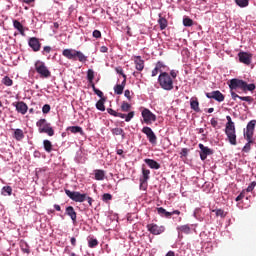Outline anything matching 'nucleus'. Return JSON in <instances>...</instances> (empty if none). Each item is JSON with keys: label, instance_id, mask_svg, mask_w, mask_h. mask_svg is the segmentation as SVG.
Wrapping results in <instances>:
<instances>
[{"label": "nucleus", "instance_id": "obj_15", "mask_svg": "<svg viewBox=\"0 0 256 256\" xmlns=\"http://www.w3.org/2000/svg\"><path fill=\"white\" fill-rule=\"evenodd\" d=\"M28 45L35 53L41 51V42H39V38L37 37H31L28 41Z\"/></svg>", "mask_w": 256, "mask_h": 256}, {"label": "nucleus", "instance_id": "obj_35", "mask_svg": "<svg viewBox=\"0 0 256 256\" xmlns=\"http://www.w3.org/2000/svg\"><path fill=\"white\" fill-rule=\"evenodd\" d=\"M68 131L71 133H80V135H83V128L80 126H72L68 128Z\"/></svg>", "mask_w": 256, "mask_h": 256}, {"label": "nucleus", "instance_id": "obj_27", "mask_svg": "<svg viewBox=\"0 0 256 256\" xmlns=\"http://www.w3.org/2000/svg\"><path fill=\"white\" fill-rule=\"evenodd\" d=\"M157 212L160 217H166L167 219L171 217V212H167V210H165L163 207L157 208Z\"/></svg>", "mask_w": 256, "mask_h": 256}, {"label": "nucleus", "instance_id": "obj_59", "mask_svg": "<svg viewBox=\"0 0 256 256\" xmlns=\"http://www.w3.org/2000/svg\"><path fill=\"white\" fill-rule=\"evenodd\" d=\"M170 77H171L172 81H173V79H177V71L171 70Z\"/></svg>", "mask_w": 256, "mask_h": 256}, {"label": "nucleus", "instance_id": "obj_16", "mask_svg": "<svg viewBox=\"0 0 256 256\" xmlns=\"http://www.w3.org/2000/svg\"><path fill=\"white\" fill-rule=\"evenodd\" d=\"M12 105L16 108L17 113H21V115H25L29 110V107L23 101L14 102Z\"/></svg>", "mask_w": 256, "mask_h": 256}, {"label": "nucleus", "instance_id": "obj_12", "mask_svg": "<svg viewBox=\"0 0 256 256\" xmlns=\"http://www.w3.org/2000/svg\"><path fill=\"white\" fill-rule=\"evenodd\" d=\"M225 133L230 145H237V134L235 133V128H225Z\"/></svg>", "mask_w": 256, "mask_h": 256}, {"label": "nucleus", "instance_id": "obj_34", "mask_svg": "<svg viewBox=\"0 0 256 256\" xmlns=\"http://www.w3.org/2000/svg\"><path fill=\"white\" fill-rule=\"evenodd\" d=\"M158 23H159L161 31L167 29V19H165L164 17L160 16V18L158 20Z\"/></svg>", "mask_w": 256, "mask_h": 256}, {"label": "nucleus", "instance_id": "obj_37", "mask_svg": "<svg viewBox=\"0 0 256 256\" xmlns=\"http://www.w3.org/2000/svg\"><path fill=\"white\" fill-rule=\"evenodd\" d=\"M227 123H226V128L225 129H235V123L231 119V116H226Z\"/></svg>", "mask_w": 256, "mask_h": 256}, {"label": "nucleus", "instance_id": "obj_3", "mask_svg": "<svg viewBox=\"0 0 256 256\" xmlns=\"http://www.w3.org/2000/svg\"><path fill=\"white\" fill-rule=\"evenodd\" d=\"M158 83L164 91H173V78L167 72H161L158 76Z\"/></svg>", "mask_w": 256, "mask_h": 256}, {"label": "nucleus", "instance_id": "obj_22", "mask_svg": "<svg viewBox=\"0 0 256 256\" xmlns=\"http://www.w3.org/2000/svg\"><path fill=\"white\" fill-rule=\"evenodd\" d=\"M66 215L72 219L73 223L77 222V212H75V208H73V206H68L66 208Z\"/></svg>", "mask_w": 256, "mask_h": 256}, {"label": "nucleus", "instance_id": "obj_25", "mask_svg": "<svg viewBox=\"0 0 256 256\" xmlns=\"http://www.w3.org/2000/svg\"><path fill=\"white\" fill-rule=\"evenodd\" d=\"M190 107H191V109H193V111H195L196 113H199V112L201 111V109H199V100H197V98L191 99V101H190Z\"/></svg>", "mask_w": 256, "mask_h": 256}, {"label": "nucleus", "instance_id": "obj_50", "mask_svg": "<svg viewBox=\"0 0 256 256\" xmlns=\"http://www.w3.org/2000/svg\"><path fill=\"white\" fill-rule=\"evenodd\" d=\"M111 199H113V196L109 193L103 194L102 196V200L105 201V203H107V201H111Z\"/></svg>", "mask_w": 256, "mask_h": 256}, {"label": "nucleus", "instance_id": "obj_49", "mask_svg": "<svg viewBox=\"0 0 256 256\" xmlns=\"http://www.w3.org/2000/svg\"><path fill=\"white\" fill-rule=\"evenodd\" d=\"M255 187H256V182L255 181L251 182L246 189L247 193H251L253 189H255Z\"/></svg>", "mask_w": 256, "mask_h": 256}, {"label": "nucleus", "instance_id": "obj_5", "mask_svg": "<svg viewBox=\"0 0 256 256\" xmlns=\"http://www.w3.org/2000/svg\"><path fill=\"white\" fill-rule=\"evenodd\" d=\"M36 73L40 75V77H43L44 79H47L51 77V71H49V68L45 65V62L38 60L34 64Z\"/></svg>", "mask_w": 256, "mask_h": 256}, {"label": "nucleus", "instance_id": "obj_42", "mask_svg": "<svg viewBox=\"0 0 256 256\" xmlns=\"http://www.w3.org/2000/svg\"><path fill=\"white\" fill-rule=\"evenodd\" d=\"M20 247H21V250L23 251V253H30V249H29V245L27 244V242L25 241H22L20 243Z\"/></svg>", "mask_w": 256, "mask_h": 256}, {"label": "nucleus", "instance_id": "obj_23", "mask_svg": "<svg viewBox=\"0 0 256 256\" xmlns=\"http://www.w3.org/2000/svg\"><path fill=\"white\" fill-rule=\"evenodd\" d=\"M13 27L16 29L22 37H25V27L19 22V20H13Z\"/></svg>", "mask_w": 256, "mask_h": 256}, {"label": "nucleus", "instance_id": "obj_55", "mask_svg": "<svg viewBox=\"0 0 256 256\" xmlns=\"http://www.w3.org/2000/svg\"><path fill=\"white\" fill-rule=\"evenodd\" d=\"M159 72H161V70L155 66V68L152 70L151 77H157V75H159Z\"/></svg>", "mask_w": 256, "mask_h": 256}, {"label": "nucleus", "instance_id": "obj_41", "mask_svg": "<svg viewBox=\"0 0 256 256\" xmlns=\"http://www.w3.org/2000/svg\"><path fill=\"white\" fill-rule=\"evenodd\" d=\"M2 83L3 85H5L6 87H11L13 85V80H11L9 78V76H5L3 79H2Z\"/></svg>", "mask_w": 256, "mask_h": 256}, {"label": "nucleus", "instance_id": "obj_48", "mask_svg": "<svg viewBox=\"0 0 256 256\" xmlns=\"http://www.w3.org/2000/svg\"><path fill=\"white\" fill-rule=\"evenodd\" d=\"M254 143H249V141H247V143L245 144V146L243 147L242 151L244 153H249V151H251V145H253Z\"/></svg>", "mask_w": 256, "mask_h": 256}, {"label": "nucleus", "instance_id": "obj_30", "mask_svg": "<svg viewBox=\"0 0 256 256\" xmlns=\"http://www.w3.org/2000/svg\"><path fill=\"white\" fill-rule=\"evenodd\" d=\"M25 138V134H23V130L21 129H16L14 131V139H16V141H21V139Z\"/></svg>", "mask_w": 256, "mask_h": 256}, {"label": "nucleus", "instance_id": "obj_13", "mask_svg": "<svg viewBox=\"0 0 256 256\" xmlns=\"http://www.w3.org/2000/svg\"><path fill=\"white\" fill-rule=\"evenodd\" d=\"M198 147L200 149V159L202 161H205V159H207L208 155H213V150H211V148H209L203 144H199Z\"/></svg>", "mask_w": 256, "mask_h": 256}, {"label": "nucleus", "instance_id": "obj_44", "mask_svg": "<svg viewBox=\"0 0 256 256\" xmlns=\"http://www.w3.org/2000/svg\"><path fill=\"white\" fill-rule=\"evenodd\" d=\"M183 25L184 27H193V20L191 18H184Z\"/></svg>", "mask_w": 256, "mask_h": 256}, {"label": "nucleus", "instance_id": "obj_45", "mask_svg": "<svg viewBox=\"0 0 256 256\" xmlns=\"http://www.w3.org/2000/svg\"><path fill=\"white\" fill-rule=\"evenodd\" d=\"M116 73H118L119 75H122L123 80L127 81V75L123 72V68L121 67H116L115 68Z\"/></svg>", "mask_w": 256, "mask_h": 256}, {"label": "nucleus", "instance_id": "obj_21", "mask_svg": "<svg viewBox=\"0 0 256 256\" xmlns=\"http://www.w3.org/2000/svg\"><path fill=\"white\" fill-rule=\"evenodd\" d=\"M127 85V80H123L121 84H116L114 86V93L116 95H123V91L125 90V86Z\"/></svg>", "mask_w": 256, "mask_h": 256}, {"label": "nucleus", "instance_id": "obj_1", "mask_svg": "<svg viewBox=\"0 0 256 256\" xmlns=\"http://www.w3.org/2000/svg\"><path fill=\"white\" fill-rule=\"evenodd\" d=\"M255 88V84H247L245 80L233 78L229 81L230 91H237V89H240L243 93H247V91H255Z\"/></svg>", "mask_w": 256, "mask_h": 256}, {"label": "nucleus", "instance_id": "obj_57", "mask_svg": "<svg viewBox=\"0 0 256 256\" xmlns=\"http://www.w3.org/2000/svg\"><path fill=\"white\" fill-rule=\"evenodd\" d=\"M155 67L158 68L160 70V73H161V69H163L165 67V64H163V62H161V61H158L156 63Z\"/></svg>", "mask_w": 256, "mask_h": 256}, {"label": "nucleus", "instance_id": "obj_28", "mask_svg": "<svg viewBox=\"0 0 256 256\" xmlns=\"http://www.w3.org/2000/svg\"><path fill=\"white\" fill-rule=\"evenodd\" d=\"M96 181H103L105 179V171L104 170H95L94 171Z\"/></svg>", "mask_w": 256, "mask_h": 256}, {"label": "nucleus", "instance_id": "obj_47", "mask_svg": "<svg viewBox=\"0 0 256 256\" xmlns=\"http://www.w3.org/2000/svg\"><path fill=\"white\" fill-rule=\"evenodd\" d=\"M148 182L145 180H140V189L141 191H147Z\"/></svg>", "mask_w": 256, "mask_h": 256}, {"label": "nucleus", "instance_id": "obj_14", "mask_svg": "<svg viewBox=\"0 0 256 256\" xmlns=\"http://www.w3.org/2000/svg\"><path fill=\"white\" fill-rule=\"evenodd\" d=\"M238 58L240 63H243L244 65H251V59H253V55L247 52H239Z\"/></svg>", "mask_w": 256, "mask_h": 256}, {"label": "nucleus", "instance_id": "obj_52", "mask_svg": "<svg viewBox=\"0 0 256 256\" xmlns=\"http://www.w3.org/2000/svg\"><path fill=\"white\" fill-rule=\"evenodd\" d=\"M51 51H52L51 46H44L42 55H47V53H51Z\"/></svg>", "mask_w": 256, "mask_h": 256}, {"label": "nucleus", "instance_id": "obj_36", "mask_svg": "<svg viewBox=\"0 0 256 256\" xmlns=\"http://www.w3.org/2000/svg\"><path fill=\"white\" fill-rule=\"evenodd\" d=\"M97 245H99V241L95 238H90L88 240V247H90V249H95V247H97Z\"/></svg>", "mask_w": 256, "mask_h": 256}, {"label": "nucleus", "instance_id": "obj_33", "mask_svg": "<svg viewBox=\"0 0 256 256\" xmlns=\"http://www.w3.org/2000/svg\"><path fill=\"white\" fill-rule=\"evenodd\" d=\"M112 135H121L122 139H125V131L122 128H113L111 130Z\"/></svg>", "mask_w": 256, "mask_h": 256}, {"label": "nucleus", "instance_id": "obj_7", "mask_svg": "<svg viewBox=\"0 0 256 256\" xmlns=\"http://www.w3.org/2000/svg\"><path fill=\"white\" fill-rule=\"evenodd\" d=\"M68 197L75 201L76 203H83V201H87L89 205H93V198L87 196V194L81 193H67Z\"/></svg>", "mask_w": 256, "mask_h": 256}, {"label": "nucleus", "instance_id": "obj_46", "mask_svg": "<svg viewBox=\"0 0 256 256\" xmlns=\"http://www.w3.org/2000/svg\"><path fill=\"white\" fill-rule=\"evenodd\" d=\"M133 117H135V112L131 111L127 115L125 114L124 119H125L126 123H129V121H131V119H133Z\"/></svg>", "mask_w": 256, "mask_h": 256}, {"label": "nucleus", "instance_id": "obj_43", "mask_svg": "<svg viewBox=\"0 0 256 256\" xmlns=\"http://www.w3.org/2000/svg\"><path fill=\"white\" fill-rule=\"evenodd\" d=\"M236 5L238 7H247L249 5V0H235Z\"/></svg>", "mask_w": 256, "mask_h": 256}, {"label": "nucleus", "instance_id": "obj_31", "mask_svg": "<svg viewBox=\"0 0 256 256\" xmlns=\"http://www.w3.org/2000/svg\"><path fill=\"white\" fill-rule=\"evenodd\" d=\"M107 113H109V115H112L113 117H120V119H125V114L118 113L117 111L113 110L112 108H108Z\"/></svg>", "mask_w": 256, "mask_h": 256}, {"label": "nucleus", "instance_id": "obj_32", "mask_svg": "<svg viewBox=\"0 0 256 256\" xmlns=\"http://www.w3.org/2000/svg\"><path fill=\"white\" fill-rule=\"evenodd\" d=\"M177 231H180L181 233H185L186 235H189L191 233V227H189V225L178 226Z\"/></svg>", "mask_w": 256, "mask_h": 256}, {"label": "nucleus", "instance_id": "obj_8", "mask_svg": "<svg viewBox=\"0 0 256 256\" xmlns=\"http://www.w3.org/2000/svg\"><path fill=\"white\" fill-rule=\"evenodd\" d=\"M142 117L146 125H151L152 123H155V121H157V116L147 108H144L142 110Z\"/></svg>", "mask_w": 256, "mask_h": 256}, {"label": "nucleus", "instance_id": "obj_26", "mask_svg": "<svg viewBox=\"0 0 256 256\" xmlns=\"http://www.w3.org/2000/svg\"><path fill=\"white\" fill-rule=\"evenodd\" d=\"M43 147H44V151H46V153H51L53 151V143H51L50 140H44Z\"/></svg>", "mask_w": 256, "mask_h": 256}, {"label": "nucleus", "instance_id": "obj_40", "mask_svg": "<svg viewBox=\"0 0 256 256\" xmlns=\"http://www.w3.org/2000/svg\"><path fill=\"white\" fill-rule=\"evenodd\" d=\"M87 79L89 83H93V79H95V71H93V69L87 71Z\"/></svg>", "mask_w": 256, "mask_h": 256}, {"label": "nucleus", "instance_id": "obj_38", "mask_svg": "<svg viewBox=\"0 0 256 256\" xmlns=\"http://www.w3.org/2000/svg\"><path fill=\"white\" fill-rule=\"evenodd\" d=\"M227 123H226V128L225 129H235V123L231 119V116H226Z\"/></svg>", "mask_w": 256, "mask_h": 256}, {"label": "nucleus", "instance_id": "obj_60", "mask_svg": "<svg viewBox=\"0 0 256 256\" xmlns=\"http://www.w3.org/2000/svg\"><path fill=\"white\" fill-rule=\"evenodd\" d=\"M124 96L128 99V101H131V91L125 90Z\"/></svg>", "mask_w": 256, "mask_h": 256}, {"label": "nucleus", "instance_id": "obj_62", "mask_svg": "<svg viewBox=\"0 0 256 256\" xmlns=\"http://www.w3.org/2000/svg\"><path fill=\"white\" fill-rule=\"evenodd\" d=\"M107 51H109V48H107V46H101L100 47V52L101 53H107Z\"/></svg>", "mask_w": 256, "mask_h": 256}, {"label": "nucleus", "instance_id": "obj_20", "mask_svg": "<svg viewBox=\"0 0 256 256\" xmlns=\"http://www.w3.org/2000/svg\"><path fill=\"white\" fill-rule=\"evenodd\" d=\"M144 163H146V165H148L150 169H155V170L161 169V164H159V162L153 159L146 158L144 159Z\"/></svg>", "mask_w": 256, "mask_h": 256}, {"label": "nucleus", "instance_id": "obj_54", "mask_svg": "<svg viewBox=\"0 0 256 256\" xmlns=\"http://www.w3.org/2000/svg\"><path fill=\"white\" fill-rule=\"evenodd\" d=\"M94 93L101 99H105V97H103V92L101 90L94 88Z\"/></svg>", "mask_w": 256, "mask_h": 256}, {"label": "nucleus", "instance_id": "obj_6", "mask_svg": "<svg viewBox=\"0 0 256 256\" xmlns=\"http://www.w3.org/2000/svg\"><path fill=\"white\" fill-rule=\"evenodd\" d=\"M255 125L256 120H251L246 127V130H244V139L246 141H249V143H255V140H253V135L255 133Z\"/></svg>", "mask_w": 256, "mask_h": 256}, {"label": "nucleus", "instance_id": "obj_10", "mask_svg": "<svg viewBox=\"0 0 256 256\" xmlns=\"http://www.w3.org/2000/svg\"><path fill=\"white\" fill-rule=\"evenodd\" d=\"M147 229L149 233L152 235H161L162 233H165V226H159L155 223L148 224Z\"/></svg>", "mask_w": 256, "mask_h": 256}, {"label": "nucleus", "instance_id": "obj_56", "mask_svg": "<svg viewBox=\"0 0 256 256\" xmlns=\"http://www.w3.org/2000/svg\"><path fill=\"white\" fill-rule=\"evenodd\" d=\"M180 155H181L182 157H187V155H189V149L183 148V149L181 150V152H180Z\"/></svg>", "mask_w": 256, "mask_h": 256}, {"label": "nucleus", "instance_id": "obj_18", "mask_svg": "<svg viewBox=\"0 0 256 256\" xmlns=\"http://www.w3.org/2000/svg\"><path fill=\"white\" fill-rule=\"evenodd\" d=\"M134 63L137 71H143L145 69V60L141 59V56H134Z\"/></svg>", "mask_w": 256, "mask_h": 256}, {"label": "nucleus", "instance_id": "obj_9", "mask_svg": "<svg viewBox=\"0 0 256 256\" xmlns=\"http://www.w3.org/2000/svg\"><path fill=\"white\" fill-rule=\"evenodd\" d=\"M142 133L146 135L149 143L152 145H157V135H155V132H153V129L151 127L145 126L142 128Z\"/></svg>", "mask_w": 256, "mask_h": 256}, {"label": "nucleus", "instance_id": "obj_58", "mask_svg": "<svg viewBox=\"0 0 256 256\" xmlns=\"http://www.w3.org/2000/svg\"><path fill=\"white\" fill-rule=\"evenodd\" d=\"M3 191L5 193H12L13 192V188H11V186H4L3 187Z\"/></svg>", "mask_w": 256, "mask_h": 256}, {"label": "nucleus", "instance_id": "obj_19", "mask_svg": "<svg viewBox=\"0 0 256 256\" xmlns=\"http://www.w3.org/2000/svg\"><path fill=\"white\" fill-rule=\"evenodd\" d=\"M151 179V170L147 169L145 165H142V175L140 176L139 181H149Z\"/></svg>", "mask_w": 256, "mask_h": 256}, {"label": "nucleus", "instance_id": "obj_61", "mask_svg": "<svg viewBox=\"0 0 256 256\" xmlns=\"http://www.w3.org/2000/svg\"><path fill=\"white\" fill-rule=\"evenodd\" d=\"M210 123H211L212 127H214V128L217 127V125H219V122L215 118H212L210 120Z\"/></svg>", "mask_w": 256, "mask_h": 256}, {"label": "nucleus", "instance_id": "obj_2", "mask_svg": "<svg viewBox=\"0 0 256 256\" xmlns=\"http://www.w3.org/2000/svg\"><path fill=\"white\" fill-rule=\"evenodd\" d=\"M63 57H66V59H70L73 61H80V63H87V56L83 54L81 51H77L74 49H64L62 52Z\"/></svg>", "mask_w": 256, "mask_h": 256}, {"label": "nucleus", "instance_id": "obj_17", "mask_svg": "<svg viewBox=\"0 0 256 256\" xmlns=\"http://www.w3.org/2000/svg\"><path fill=\"white\" fill-rule=\"evenodd\" d=\"M231 97L233 101H237V99H240L241 101H246L251 105V102L253 101V97L251 96H239L237 93H235L234 90H230Z\"/></svg>", "mask_w": 256, "mask_h": 256}, {"label": "nucleus", "instance_id": "obj_63", "mask_svg": "<svg viewBox=\"0 0 256 256\" xmlns=\"http://www.w3.org/2000/svg\"><path fill=\"white\" fill-rule=\"evenodd\" d=\"M244 197H245V194L240 193L239 196L236 197V201L239 202V201H241L242 199H244Z\"/></svg>", "mask_w": 256, "mask_h": 256}, {"label": "nucleus", "instance_id": "obj_4", "mask_svg": "<svg viewBox=\"0 0 256 256\" xmlns=\"http://www.w3.org/2000/svg\"><path fill=\"white\" fill-rule=\"evenodd\" d=\"M36 127H38L39 133H46L48 137H53V135H55V130H53L51 123L47 122L46 119H40L36 123Z\"/></svg>", "mask_w": 256, "mask_h": 256}, {"label": "nucleus", "instance_id": "obj_51", "mask_svg": "<svg viewBox=\"0 0 256 256\" xmlns=\"http://www.w3.org/2000/svg\"><path fill=\"white\" fill-rule=\"evenodd\" d=\"M49 111H51V106L49 104H45L43 107H42V112L44 114H47L49 113Z\"/></svg>", "mask_w": 256, "mask_h": 256}, {"label": "nucleus", "instance_id": "obj_11", "mask_svg": "<svg viewBox=\"0 0 256 256\" xmlns=\"http://www.w3.org/2000/svg\"><path fill=\"white\" fill-rule=\"evenodd\" d=\"M206 97L207 99H214L215 101H218V103H223V101H225V95L219 90L207 92Z\"/></svg>", "mask_w": 256, "mask_h": 256}, {"label": "nucleus", "instance_id": "obj_39", "mask_svg": "<svg viewBox=\"0 0 256 256\" xmlns=\"http://www.w3.org/2000/svg\"><path fill=\"white\" fill-rule=\"evenodd\" d=\"M131 110V104L127 103V102H122L121 104V111H123L124 113H127Z\"/></svg>", "mask_w": 256, "mask_h": 256}, {"label": "nucleus", "instance_id": "obj_24", "mask_svg": "<svg viewBox=\"0 0 256 256\" xmlns=\"http://www.w3.org/2000/svg\"><path fill=\"white\" fill-rule=\"evenodd\" d=\"M211 212L215 213L216 217H221V219H225V217H227V212L221 208L212 209Z\"/></svg>", "mask_w": 256, "mask_h": 256}, {"label": "nucleus", "instance_id": "obj_64", "mask_svg": "<svg viewBox=\"0 0 256 256\" xmlns=\"http://www.w3.org/2000/svg\"><path fill=\"white\" fill-rule=\"evenodd\" d=\"M201 213V208H196L194 211V217H197Z\"/></svg>", "mask_w": 256, "mask_h": 256}, {"label": "nucleus", "instance_id": "obj_29", "mask_svg": "<svg viewBox=\"0 0 256 256\" xmlns=\"http://www.w3.org/2000/svg\"><path fill=\"white\" fill-rule=\"evenodd\" d=\"M105 101H107V98H101L97 101L96 109H98V111H105Z\"/></svg>", "mask_w": 256, "mask_h": 256}, {"label": "nucleus", "instance_id": "obj_53", "mask_svg": "<svg viewBox=\"0 0 256 256\" xmlns=\"http://www.w3.org/2000/svg\"><path fill=\"white\" fill-rule=\"evenodd\" d=\"M92 35L95 39H101V31L99 30H94Z\"/></svg>", "mask_w": 256, "mask_h": 256}]
</instances>
